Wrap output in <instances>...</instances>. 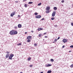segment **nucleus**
Listing matches in <instances>:
<instances>
[{"mask_svg": "<svg viewBox=\"0 0 73 73\" xmlns=\"http://www.w3.org/2000/svg\"><path fill=\"white\" fill-rule=\"evenodd\" d=\"M13 56H14V55L12 54H11L9 57V60H12V58Z\"/></svg>", "mask_w": 73, "mask_h": 73, "instance_id": "obj_1", "label": "nucleus"}, {"mask_svg": "<svg viewBox=\"0 0 73 73\" xmlns=\"http://www.w3.org/2000/svg\"><path fill=\"white\" fill-rule=\"evenodd\" d=\"M9 33L11 35H14V30H12L10 31Z\"/></svg>", "mask_w": 73, "mask_h": 73, "instance_id": "obj_2", "label": "nucleus"}, {"mask_svg": "<svg viewBox=\"0 0 73 73\" xmlns=\"http://www.w3.org/2000/svg\"><path fill=\"white\" fill-rule=\"evenodd\" d=\"M35 17L36 19H40L41 17V16L40 15H37Z\"/></svg>", "mask_w": 73, "mask_h": 73, "instance_id": "obj_3", "label": "nucleus"}, {"mask_svg": "<svg viewBox=\"0 0 73 73\" xmlns=\"http://www.w3.org/2000/svg\"><path fill=\"white\" fill-rule=\"evenodd\" d=\"M56 15V12H53L52 13V17H54Z\"/></svg>", "mask_w": 73, "mask_h": 73, "instance_id": "obj_4", "label": "nucleus"}, {"mask_svg": "<svg viewBox=\"0 0 73 73\" xmlns=\"http://www.w3.org/2000/svg\"><path fill=\"white\" fill-rule=\"evenodd\" d=\"M15 13L16 12H14L13 13H11V17H13V16L14 15H15Z\"/></svg>", "mask_w": 73, "mask_h": 73, "instance_id": "obj_5", "label": "nucleus"}, {"mask_svg": "<svg viewBox=\"0 0 73 73\" xmlns=\"http://www.w3.org/2000/svg\"><path fill=\"white\" fill-rule=\"evenodd\" d=\"M18 27L19 28H22V25H21V24H19L18 25Z\"/></svg>", "mask_w": 73, "mask_h": 73, "instance_id": "obj_6", "label": "nucleus"}, {"mask_svg": "<svg viewBox=\"0 0 73 73\" xmlns=\"http://www.w3.org/2000/svg\"><path fill=\"white\" fill-rule=\"evenodd\" d=\"M62 41L63 42H64V43H65L66 42H67V40L66 39H64Z\"/></svg>", "mask_w": 73, "mask_h": 73, "instance_id": "obj_7", "label": "nucleus"}, {"mask_svg": "<svg viewBox=\"0 0 73 73\" xmlns=\"http://www.w3.org/2000/svg\"><path fill=\"white\" fill-rule=\"evenodd\" d=\"M52 66V65L50 64H48L47 65H45V67H49V66Z\"/></svg>", "mask_w": 73, "mask_h": 73, "instance_id": "obj_8", "label": "nucleus"}, {"mask_svg": "<svg viewBox=\"0 0 73 73\" xmlns=\"http://www.w3.org/2000/svg\"><path fill=\"white\" fill-rule=\"evenodd\" d=\"M9 54H7L6 55L5 58H7L9 57Z\"/></svg>", "mask_w": 73, "mask_h": 73, "instance_id": "obj_9", "label": "nucleus"}, {"mask_svg": "<svg viewBox=\"0 0 73 73\" xmlns=\"http://www.w3.org/2000/svg\"><path fill=\"white\" fill-rule=\"evenodd\" d=\"M32 38V36H28L27 37V39H31V38Z\"/></svg>", "mask_w": 73, "mask_h": 73, "instance_id": "obj_10", "label": "nucleus"}, {"mask_svg": "<svg viewBox=\"0 0 73 73\" xmlns=\"http://www.w3.org/2000/svg\"><path fill=\"white\" fill-rule=\"evenodd\" d=\"M50 9V7H46V10H49Z\"/></svg>", "mask_w": 73, "mask_h": 73, "instance_id": "obj_11", "label": "nucleus"}, {"mask_svg": "<svg viewBox=\"0 0 73 73\" xmlns=\"http://www.w3.org/2000/svg\"><path fill=\"white\" fill-rule=\"evenodd\" d=\"M17 34V32L16 31H14V35H16Z\"/></svg>", "mask_w": 73, "mask_h": 73, "instance_id": "obj_12", "label": "nucleus"}, {"mask_svg": "<svg viewBox=\"0 0 73 73\" xmlns=\"http://www.w3.org/2000/svg\"><path fill=\"white\" fill-rule=\"evenodd\" d=\"M41 30H42V28H38V31H41Z\"/></svg>", "mask_w": 73, "mask_h": 73, "instance_id": "obj_13", "label": "nucleus"}, {"mask_svg": "<svg viewBox=\"0 0 73 73\" xmlns=\"http://www.w3.org/2000/svg\"><path fill=\"white\" fill-rule=\"evenodd\" d=\"M54 10H57V8L56 7H54Z\"/></svg>", "mask_w": 73, "mask_h": 73, "instance_id": "obj_14", "label": "nucleus"}, {"mask_svg": "<svg viewBox=\"0 0 73 73\" xmlns=\"http://www.w3.org/2000/svg\"><path fill=\"white\" fill-rule=\"evenodd\" d=\"M31 58L29 57L28 59V61H31Z\"/></svg>", "mask_w": 73, "mask_h": 73, "instance_id": "obj_15", "label": "nucleus"}, {"mask_svg": "<svg viewBox=\"0 0 73 73\" xmlns=\"http://www.w3.org/2000/svg\"><path fill=\"white\" fill-rule=\"evenodd\" d=\"M49 10L46 11V13H49Z\"/></svg>", "mask_w": 73, "mask_h": 73, "instance_id": "obj_16", "label": "nucleus"}, {"mask_svg": "<svg viewBox=\"0 0 73 73\" xmlns=\"http://www.w3.org/2000/svg\"><path fill=\"white\" fill-rule=\"evenodd\" d=\"M51 72H52V71L49 70L47 72V73H50Z\"/></svg>", "mask_w": 73, "mask_h": 73, "instance_id": "obj_17", "label": "nucleus"}, {"mask_svg": "<svg viewBox=\"0 0 73 73\" xmlns=\"http://www.w3.org/2000/svg\"><path fill=\"white\" fill-rule=\"evenodd\" d=\"M27 42H31V40H30V39H28V40H27Z\"/></svg>", "mask_w": 73, "mask_h": 73, "instance_id": "obj_18", "label": "nucleus"}, {"mask_svg": "<svg viewBox=\"0 0 73 73\" xmlns=\"http://www.w3.org/2000/svg\"><path fill=\"white\" fill-rule=\"evenodd\" d=\"M50 61L51 62H53L54 61V60L53 59H50Z\"/></svg>", "mask_w": 73, "mask_h": 73, "instance_id": "obj_19", "label": "nucleus"}, {"mask_svg": "<svg viewBox=\"0 0 73 73\" xmlns=\"http://www.w3.org/2000/svg\"><path fill=\"white\" fill-rule=\"evenodd\" d=\"M32 3H33V2H29L28 4H32Z\"/></svg>", "mask_w": 73, "mask_h": 73, "instance_id": "obj_20", "label": "nucleus"}, {"mask_svg": "<svg viewBox=\"0 0 73 73\" xmlns=\"http://www.w3.org/2000/svg\"><path fill=\"white\" fill-rule=\"evenodd\" d=\"M25 7V8H27V7H28V6H27V5L26 4H25V5H24Z\"/></svg>", "mask_w": 73, "mask_h": 73, "instance_id": "obj_21", "label": "nucleus"}, {"mask_svg": "<svg viewBox=\"0 0 73 73\" xmlns=\"http://www.w3.org/2000/svg\"><path fill=\"white\" fill-rule=\"evenodd\" d=\"M70 68H73V64H72L70 66Z\"/></svg>", "mask_w": 73, "mask_h": 73, "instance_id": "obj_22", "label": "nucleus"}, {"mask_svg": "<svg viewBox=\"0 0 73 73\" xmlns=\"http://www.w3.org/2000/svg\"><path fill=\"white\" fill-rule=\"evenodd\" d=\"M38 37H41V34H39L38 35Z\"/></svg>", "mask_w": 73, "mask_h": 73, "instance_id": "obj_23", "label": "nucleus"}, {"mask_svg": "<svg viewBox=\"0 0 73 73\" xmlns=\"http://www.w3.org/2000/svg\"><path fill=\"white\" fill-rule=\"evenodd\" d=\"M41 4V3H40L39 4H38V6H40V5Z\"/></svg>", "mask_w": 73, "mask_h": 73, "instance_id": "obj_24", "label": "nucleus"}, {"mask_svg": "<svg viewBox=\"0 0 73 73\" xmlns=\"http://www.w3.org/2000/svg\"><path fill=\"white\" fill-rule=\"evenodd\" d=\"M35 15H38V13H35Z\"/></svg>", "mask_w": 73, "mask_h": 73, "instance_id": "obj_25", "label": "nucleus"}, {"mask_svg": "<svg viewBox=\"0 0 73 73\" xmlns=\"http://www.w3.org/2000/svg\"><path fill=\"white\" fill-rule=\"evenodd\" d=\"M37 44L36 43H35L34 46H37Z\"/></svg>", "mask_w": 73, "mask_h": 73, "instance_id": "obj_26", "label": "nucleus"}, {"mask_svg": "<svg viewBox=\"0 0 73 73\" xmlns=\"http://www.w3.org/2000/svg\"><path fill=\"white\" fill-rule=\"evenodd\" d=\"M54 19V17H52L51 18V19L52 20H53Z\"/></svg>", "mask_w": 73, "mask_h": 73, "instance_id": "obj_27", "label": "nucleus"}, {"mask_svg": "<svg viewBox=\"0 0 73 73\" xmlns=\"http://www.w3.org/2000/svg\"><path fill=\"white\" fill-rule=\"evenodd\" d=\"M70 48H73V45L70 46Z\"/></svg>", "mask_w": 73, "mask_h": 73, "instance_id": "obj_28", "label": "nucleus"}, {"mask_svg": "<svg viewBox=\"0 0 73 73\" xmlns=\"http://www.w3.org/2000/svg\"><path fill=\"white\" fill-rule=\"evenodd\" d=\"M17 45L19 46V45H21V43H19L17 44Z\"/></svg>", "mask_w": 73, "mask_h": 73, "instance_id": "obj_29", "label": "nucleus"}, {"mask_svg": "<svg viewBox=\"0 0 73 73\" xmlns=\"http://www.w3.org/2000/svg\"><path fill=\"white\" fill-rule=\"evenodd\" d=\"M15 29H17V26H15V27H14Z\"/></svg>", "mask_w": 73, "mask_h": 73, "instance_id": "obj_30", "label": "nucleus"}, {"mask_svg": "<svg viewBox=\"0 0 73 73\" xmlns=\"http://www.w3.org/2000/svg\"><path fill=\"white\" fill-rule=\"evenodd\" d=\"M54 41L56 42L57 41V39H54Z\"/></svg>", "mask_w": 73, "mask_h": 73, "instance_id": "obj_31", "label": "nucleus"}, {"mask_svg": "<svg viewBox=\"0 0 73 73\" xmlns=\"http://www.w3.org/2000/svg\"><path fill=\"white\" fill-rule=\"evenodd\" d=\"M64 0H62V1L61 2L62 3H64Z\"/></svg>", "mask_w": 73, "mask_h": 73, "instance_id": "obj_32", "label": "nucleus"}, {"mask_svg": "<svg viewBox=\"0 0 73 73\" xmlns=\"http://www.w3.org/2000/svg\"><path fill=\"white\" fill-rule=\"evenodd\" d=\"M29 66H30V67L31 68V67H33V65H30Z\"/></svg>", "mask_w": 73, "mask_h": 73, "instance_id": "obj_33", "label": "nucleus"}, {"mask_svg": "<svg viewBox=\"0 0 73 73\" xmlns=\"http://www.w3.org/2000/svg\"><path fill=\"white\" fill-rule=\"evenodd\" d=\"M6 53H7V54H9V52L7 51L6 52Z\"/></svg>", "mask_w": 73, "mask_h": 73, "instance_id": "obj_34", "label": "nucleus"}, {"mask_svg": "<svg viewBox=\"0 0 73 73\" xmlns=\"http://www.w3.org/2000/svg\"><path fill=\"white\" fill-rule=\"evenodd\" d=\"M54 27H57V25H54Z\"/></svg>", "mask_w": 73, "mask_h": 73, "instance_id": "obj_35", "label": "nucleus"}, {"mask_svg": "<svg viewBox=\"0 0 73 73\" xmlns=\"http://www.w3.org/2000/svg\"><path fill=\"white\" fill-rule=\"evenodd\" d=\"M62 48H65V46L64 45L63 46H62Z\"/></svg>", "mask_w": 73, "mask_h": 73, "instance_id": "obj_36", "label": "nucleus"}, {"mask_svg": "<svg viewBox=\"0 0 73 73\" xmlns=\"http://www.w3.org/2000/svg\"><path fill=\"white\" fill-rule=\"evenodd\" d=\"M60 38V37H59L57 38V40H59V39Z\"/></svg>", "mask_w": 73, "mask_h": 73, "instance_id": "obj_37", "label": "nucleus"}, {"mask_svg": "<svg viewBox=\"0 0 73 73\" xmlns=\"http://www.w3.org/2000/svg\"><path fill=\"white\" fill-rule=\"evenodd\" d=\"M46 33H44V35H46Z\"/></svg>", "mask_w": 73, "mask_h": 73, "instance_id": "obj_38", "label": "nucleus"}, {"mask_svg": "<svg viewBox=\"0 0 73 73\" xmlns=\"http://www.w3.org/2000/svg\"><path fill=\"white\" fill-rule=\"evenodd\" d=\"M25 34H27V32H25Z\"/></svg>", "mask_w": 73, "mask_h": 73, "instance_id": "obj_39", "label": "nucleus"}, {"mask_svg": "<svg viewBox=\"0 0 73 73\" xmlns=\"http://www.w3.org/2000/svg\"><path fill=\"white\" fill-rule=\"evenodd\" d=\"M31 32H32V33H33L34 32L33 31H31Z\"/></svg>", "mask_w": 73, "mask_h": 73, "instance_id": "obj_40", "label": "nucleus"}, {"mask_svg": "<svg viewBox=\"0 0 73 73\" xmlns=\"http://www.w3.org/2000/svg\"><path fill=\"white\" fill-rule=\"evenodd\" d=\"M27 0H23V1H27Z\"/></svg>", "mask_w": 73, "mask_h": 73, "instance_id": "obj_41", "label": "nucleus"}, {"mask_svg": "<svg viewBox=\"0 0 73 73\" xmlns=\"http://www.w3.org/2000/svg\"><path fill=\"white\" fill-rule=\"evenodd\" d=\"M44 20V18H43L42 19H41V20Z\"/></svg>", "mask_w": 73, "mask_h": 73, "instance_id": "obj_42", "label": "nucleus"}, {"mask_svg": "<svg viewBox=\"0 0 73 73\" xmlns=\"http://www.w3.org/2000/svg\"><path fill=\"white\" fill-rule=\"evenodd\" d=\"M45 38H47V36H45Z\"/></svg>", "mask_w": 73, "mask_h": 73, "instance_id": "obj_43", "label": "nucleus"}, {"mask_svg": "<svg viewBox=\"0 0 73 73\" xmlns=\"http://www.w3.org/2000/svg\"><path fill=\"white\" fill-rule=\"evenodd\" d=\"M15 2V3H18V1H16Z\"/></svg>", "mask_w": 73, "mask_h": 73, "instance_id": "obj_44", "label": "nucleus"}, {"mask_svg": "<svg viewBox=\"0 0 73 73\" xmlns=\"http://www.w3.org/2000/svg\"><path fill=\"white\" fill-rule=\"evenodd\" d=\"M71 15H73V13H72L71 14Z\"/></svg>", "mask_w": 73, "mask_h": 73, "instance_id": "obj_45", "label": "nucleus"}, {"mask_svg": "<svg viewBox=\"0 0 73 73\" xmlns=\"http://www.w3.org/2000/svg\"><path fill=\"white\" fill-rule=\"evenodd\" d=\"M72 52V51H69V52Z\"/></svg>", "mask_w": 73, "mask_h": 73, "instance_id": "obj_46", "label": "nucleus"}, {"mask_svg": "<svg viewBox=\"0 0 73 73\" xmlns=\"http://www.w3.org/2000/svg\"><path fill=\"white\" fill-rule=\"evenodd\" d=\"M40 73H43V72H40Z\"/></svg>", "mask_w": 73, "mask_h": 73, "instance_id": "obj_47", "label": "nucleus"}, {"mask_svg": "<svg viewBox=\"0 0 73 73\" xmlns=\"http://www.w3.org/2000/svg\"><path fill=\"white\" fill-rule=\"evenodd\" d=\"M20 73H23V72H20Z\"/></svg>", "mask_w": 73, "mask_h": 73, "instance_id": "obj_48", "label": "nucleus"}, {"mask_svg": "<svg viewBox=\"0 0 73 73\" xmlns=\"http://www.w3.org/2000/svg\"><path fill=\"white\" fill-rule=\"evenodd\" d=\"M54 42H53V43H54Z\"/></svg>", "mask_w": 73, "mask_h": 73, "instance_id": "obj_49", "label": "nucleus"}]
</instances>
